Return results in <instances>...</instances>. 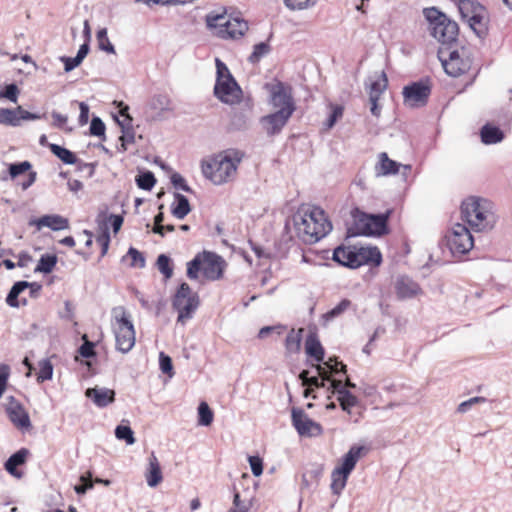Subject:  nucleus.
I'll return each mask as SVG.
<instances>
[{
  "instance_id": "nucleus-62",
  "label": "nucleus",
  "mask_w": 512,
  "mask_h": 512,
  "mask_svg": "<svg viewBox=\"0 0 512 512\" xmlns=\"http://www.w3.org/2000/svg\"><path fill=\"white\" fill-rule=\"evenodd\" d=\"M171 182L175 188L181 189L185 192H190V187L186 184L185 179L178 173H174L171 176Z\"/></svg>"
},
{
  "instance_id": "nucleus-13",
  "label": "nucleus",
  "mask_w": 512,
  "mask_h": 512,
  "mask_svg": "<svg viewBox=\"0 0 512 512\" xmlns=\"http://www.w3.org/2000/svg\"><path fill=\"white\" fill-rule=\"evenodd\" d=\"M447 246L454 255L468 253L474 246V239L470 230L461 223L452 226L446 235Z\"/></svg>"
},
{
  "instance_id": "nucleus-51",
  "label": "nucleus",
  "mask_w": 512,
  "mask_h": 512,
  "mask_svg": "<svg viewBox=\"0 0 512 512\" xmlns=\"http://www.w3.org/2000/svg\"><path fill=\"white\" fill-rule=\"evenodd\" d=\"M351 305V302L350 300L348 299H343L338 305H336L333 309H331L330 311H328L325 315H324V318L328 321V320H331L335 317H338L340 316L344 311H346Z\"/></svg>"
},
{
  "instance_id": "nucleus-4",
  "label": "nucleus",
  "mask_w": 512,
  "mask_h": 512,
  "mask_svg": "<svg viewBox=\"0 0 512 512\" xmlns=\"http://www.w3.org/2000/svg\"><path fill=\"white\" fill-rule=\"evenodd\" d=\"M206 25L212 34L221 39L236 40L244 36L248 31V23L240 17L222 13L211 12L206 16Z\"/></svg>"
},
{
  "instance_id": "nucleus-45",
  "label": "nucleus",
  "mask_w": 512,
  "mask_h": 512,
  "mask_svg": "<svg viewBox=\"0 0 512 512\" xmlns=\"http://www.w3.org/2000/svg\"><path fill=\"white\" fill-rule=\"evenodd\" d=\"M101 232L96 238V241L101 245V256H105L109 249L110 244V234H109V228L106 222L103 223V225H100Z\"/></svg>"
},
{
  "instance_id": "nucleus-25",
  "label": "nucleus",
  "mask_w": 512,
  "mask_h": 512,
  "mask_svg": "<svg viewBox=\"0 0 512 512\" xmlns=\"http://www.w3.org/2000/svg\"><path fill=\"white\" fill-rule=\"evenodd\" d=\"M85 395L90 398L98 407H105L114 401V390L104 387L88 388Z\"/></svg>"
},
{
  "instance_id": "nucleus-48",
  "label": "nucleus",
  "mask_w": 512,
  "mask_h": 512,
  "mask_svg": "<svg viewBox=\"0 0 512 512\" xmlns=\"http://www.w3.org/2000/svg\"><path fill=\"white\" fill-rule=\"evenodd\" d=\"M270 52V46L266 42L258 43L254 46L253 52L249 56L251 63H257L262 57Z\"/></svg>"
},
{
  "instance_id": "nucleus-44",
  "label": "nucleus",
  "mask_w": 512,
  "mask_h": 512,
  "mask_svg": "<svg viewBox=\"0 0 512 512\" xmlns=\"http://www.w3.org/2000/svg\"><path fill=\"white\" fill-rule=\"evenodd\" d=\"M202 256L201 253L197 254L193 260L187 263V276L189 279L194 280L199 276L202 271Z\"/></svg>"
},
{
  "instance_id": "nucleus-11",
  "label": "nucleus",
  "mask_w": 512,
  "mask_h": 512,
  "mask_svg": "<svg viewBox=\"0 0 512 512\" xmlns=\"http://www.w3.org/2000/svg\"><path fill=\"white\" fill-rule=\"evenodd\" d=\"M438 58L442 63L445 72L452 76L458 77L471 68L472 60L468 55L467 51L462 48L448 52L445 49H440L438 52Z\"/></svg>"
},
{
  "instance_id": "nucleus-41",
  "label": "nucleus",
  "mask_w": 512,
  "mask_h": 512,
  "mask_svg": "<svg viewBox=\"0 0 512 512\" xmlns=\"http://www.w3.org/2000/svg\"><path fill=\"white\" fill-rule=\"evenodd\" d=\"M214 414L206 402H201L198 406V424L209 426L213 421Z\"/></svg>"
},
{
  "instance_id": "nucleus-10",
  "label": "nucleus",
  "mask_w": 512,
  "mask_h": 512,
  "mask_svg": "<svg viewBox=\"0 0 512 512\" xmlns=\"http://www.w3.org/2000/svg\"><path fill=\"white\" fill-rule=\"evenodd\" d=\"M199 303V296L197 293L192 292L187 283H182L172 300V306L178 312L177 321L185 324L187 320L193 317Z\"/></svg>"
},
{
  "instance_id": "nucleus-55",
  "label": "nucleus",
  "mask_w": 512,
  "mask_h": 512,
  "mask_svg": "<svg viewBox=\"0 0 512 512\" xmlns=\"http://www.w3.org/2000/svg\"><path fill=\"white\" fill-rule=\"evenodd\" d=\"M9 376L10 367L7 364H0V398L6 390Z\"/></svg>"
},
{
  "instance_id": "nucleus-15",
  "label": "nucleus",
  "mask_w": 512,
  "mask_h": 512,
  "mask_svg": "<svg viewBox=\"0 0 512 512\" xmlns=\"http://www.w3.org/2000/svg\"><path fill=\"white\" fill-rule=\"evenodd\" d=\"M292 424L299 435L304 437H316L322 434L323 430L319 423L313 421L299 408L292 409Z\"/></svg>"
},
{
  "instance_id": "nucleus-35",
  "label": "nucleus",
  "mask_w": 512,
  "mask_h": 512,
  "mask_svg": "<svg viewBox=\"0 0 512 512\" xmlns=\"http://www.w3.org/2000/svg\"><path fill=\"white\" fill-rule=\"evenodd\" d=\"M503 139L502 131L494 126L486 124L481 129V140L485 144H496Z\"/></svg>"
},
{
  "instance_id": "nucleus-53",
  "label": "nucleus",
  "mask_w": 512,
  "mask_h": 512,
  "mask_svg": "<svg viewBox=\"0 0 512 512\" xmlns=\"http://www.w3.org/2000/svg\"><path fill=\"white\" fill-rule=\"evenodd\" d=\"M19 89L16 84H9L5 87L4 91H0V99L6 98L13 103H17Z\"/></svg>"
},
{
  "instance_id": "nucleus-38",
  "label": "nucleus",
  "mask_w": 512,
  "mask_h": 512,
  "mask_svg": "<svg viewBox=\"0 0 512 512\" xmlns=\"http://www.w3.org/2000/svg\"><path fill=\"white\" fill-rule=\"evenodd\" d=\"M49 148H50L51 152L65 164L72 165V164L76 163L77 158H76L75 154L73 152H71L70 150H68L64 147H61L57 144H49Z\"/></svg>"
},
{
  "instance_id": "nucleus-36",
  "label": "nucleus",
  "mask_w": 512,
  "mask_h": 512,
  "mask_svg": "<svg viewBox=\"0 0 512 512\" xmlns=\"http://www.w3.org/2000/svg\"><path fill=\"white\" fill-rule=\"evenodd\" d=\"M303 329L300 328L299 330L295 331L292 329L285 340V347L286 351L289 354L297 353L300 350L301 347V340H302V333Z\"/></svg>"
},
{
  "instance_id": "nucleus-60",
  "label": "nucleus",
  "mask_w": 512,
  "mask_h": 512,
  "mask_svg": "<svg viewBox=\"0 0 512 512\" xmlns=\"http://www.w3.org/2000/svg\"><path fill=\"white\" fill-rule=\"evenodd\" d=\"M84 343L79 348V353L84 358H90L95 355L94 344L87 340V336L83 335Z\"/></svg>"
},
{
  "instance_id": "nucleus-17",
  "label": "nucleus",
  "mask_w": 512,
  "mask_h": 512,
  "mask_svg": "<svg viewBox=\"0 0 512 512\" xmlns=\"http://www.w3.org/2000/svg\"><path fill=\"white\" fill-rule=\"evenodd\" d=\"M202 256V274L210 281L218 280L222 277L225 268V261L219 255L204 251Z\"/></svg>"
},
{
  "instance_id": "nucleus-46",
  "label": "nucleus",
  "mask_w": 512,
  "mask_h": 512,
  "mask_svg": "<svg viewBox=\"0 0 512 512\" xmlns=\"http://www.w3.org/2000/svg\"><path fill=\"white\" fill-rule=\"evenodd\" d=\"M115 436L119 440H124L128 445H133L136 441L132 429L125 425H118L116 427Z\"/></svg>"
},
{
  "instance_id": "nucleus-58",
  "label": "nucleus",
  "mask_w": 512,
  "mask_h": 512,
  "mask_svg": "<svg viewBox=\"0 0 512 512\" xmlns=\"http://www.w3.org/2000/svg\"><path fill=\"white\" fill-rule=\"evenodd\" d=\"M342 115L343 108L341 106H334L332 112L324 124L326 129H331L335 125L336 121L342 117Z\"/></svg>"
},
{
  "instance_id": "nucleus-49",
  "label": "nucleus",
  "mask_w": 512,
  "mask_h": 512,
  "mask_svg": "<svg viewBox=\"0 0 512 512\" xmlns=\"http://www.w3.org/2000/svg\"><path fill=\"white\" fill-rule=\"evenodd\" d=\"M158 270L165 276L166 279H169L173 275V269L170 266V258L165 254H161L157 258L156 262Z\"/></svg>"
},
{
  "instance_id": "nucleus-29",
  "label": "nucleus",
  "mask_w": 512,
  "mask_h": 512,
  "mask_svg": "<svg viewBox=\"0 0 512 512\" xmlns=\"http://www.w3.org/2000/svg\"><path fill=\"white\" fill-rule=\"evenodd\" d=\"M29 450L21 448L16 453L12 454L5 462V469L15 477H21V474L17 471V467L23 465L26 462Z\"/></svg>"
},
{
  "instance_id": "nucleus-33",
  "label": "nucleus",
  "mask_w": 512,
  "mask_h": 512,
  "mask_svg": "<svg viewBox=\"0 0 512 512\" xmlns=\"http://www.w3.org/2000/svg\"><path fill=\"white\" fill-rule=\"evenodd\" d=\"M388 79L385 72H381L377 79L371 81L370 91H369V100H379L381 94L387 88Z\"/></svg>"
},
{
  "instance_id": "nucleus-40",
  "label": "nucleus",
  "mask_w": 512,
  "mask_h": 512,
  "mask_svg": "<svg viewBox=\"0 0 512 512\" xmlns=\"http://www.w3.org/2000/svg\"><path fill=\"white\" fill-rule=\"evenodd\" d=\"M56 263V255H43L35 268V272L50 273L54 269Z\"/></svg>"
},
{
  "instance_id": "nucleus-64",
  "label": "nucleus",
  "mask_w": 512,
  "mask_h": 512,
  "mask_svg": "<svg viewBox=\"0 0 512 512\" xmlns=\"http://www.w3.org/2000/svg\"><path fill=\"white\" fill-rule=\"evenodd\" d=\"M60 316H61V318L69 320V321L73 320L74 307H73V304L69 300H66L64 302V310L60 313Z\"/></svg>"
},
{
  "instance_id": "nucleus-63",
  "label": "nucleus",
  "mask_w": 512,
  "mask_h": 512,
  "mask_svg": "<svg viewBox=\"0 0 512 512\" xmlns=\"http://www.w3.org/2000/svg\"><path fill=\"white\" fill-rule=\"evenodd\" d=\"M51 117L53 119L52 125L57 128H64L67 124L68 117L66 115L60 114L56 111L51 113Z\"/></svg>"
},
{
  "instance_id": "nucleus-50",
  "label": "nucleus",
  "mask_w": 512,
  "mask_h": 512,
  "mask_svg": "<svg viewBox=\"0 0 512 512\" xmlns=\"http://www.w3.org/2000/svg\"><path fill=\"white\" fill-rule=\"evenodd\" d=\"M126 257L131 259V267L143 268L145 266V258L143 254L133 247L129 248L127 255L123 257V260H125Z\"/></svg>"
},
{
  "instance_id": "nucleus-9",
  "label": "nucleus",
  "mask_w": 512,
  "mask_h": 512,
  "mask_svg": "<svg viewBox=\"0 0 512 512\" xmlns=\"http://www.w3.org/2000/svg\"><path fill=\"white\" fill-rule=\"evenodd\" d=\"M387 217L385 215H368L356 210L353 213V226L349 228L352 236L382 235L386 230Z\"/></svg>"
},
{
  "instance_id": "nucleus-19",
  "label": "nucleus",
  "mask_w": 512,
  "mask_h": 512,
  "mask_svg": "<svg viewBox=\"0 0 512 512\" xmlns=\"http://www.w3.org/2000/svg\"><path fill=\"white\" fill-rule=\"evenodd\" d=\"M40 118L39 114L28 112L21 106L15 109H0V124L2 125L17 127L21 125L22 120H38Z\"/></svg>"
},
{
  "instance_id": "nucleus-37",
  "label": "nucleus",
  "mask_w": 512,
  "mask_h": 512,
  "mask_svg": "<svg viewBox=\"0 0 512 512\" xmlns=\"http://www.w3.org/2000/svg\"><path fill=\"white\" fill-rule=\"evenodd\" d=\"M349 475L335 468L331 473V490L335 495H339L345 488Z\"/></svg>"
},
{
  "instance_id": "nucleus-32",
  "label": "nucleus",
  "mask_w": 512,
  "mask_h": 512,
  "mask_svg": "<svg viewBox=\"0 0 512 512\" xmlns=\"http://www.w3.org/2000/svg\"><path fill=\"white\" fill-rule=\"evenodd\" d=\"M399 163L388 158L386 153L379 155V163L376 165L377 175H389L398 172Z\"/></svg>"
},
{
  "instance_id": "nucleus-24",
  "label": "nucleus",
  "mask_w": 512,
  "mask_h": 512,
  "mask_svg": "<svg viewBox=\"0 0 512 512\" xmlns=\"http://www.w3.org/2000/svg\"><path fill=\"white\" fill-rule=\"evenodd\" d=\"M356 246L337 247L333 253V260L349 268L359 267L357 262Z\"/></svg>"
},
{
  "instance_id": "nucleus-8",
  "label": "nucleus",
  "mask_w": 512,
  "mask_h": 512,
  "mask_svg": "<svg viewBox=\"0 0 512 512\" xmlns=\"http://www.w3.org/2000/svg\"><path fill=\"white\" fill-rule=\"evenodd\" d=\"M113 331L116 341V349L122 353H128L135 345V329L129 313L124 307L113 309Z\"/></svg>"
},
{
  "instance_id": "nucleus-56",
  "label": "nucleus",
  "mask_w": 512,
  "mask_h": 512,
  "mask_svg": "<svg viewBox=\"0 0 512 512\" xmlns=\"http://www.w3.org/2000/svg\"><path fill=\"white\" fill-rule=\"evenodd\" d=\"M286 327L283 325L265 326L259 330L258 337L260 339L267 338L270 334L276 333L278 335L285 331Z\"/></svg>"
},
{
  "instance_id": "nucleus-28",
  "label": "nucleus",
  "mask_w": 512,
  "mask_h": 512,
  "mask_svg": "<svg viewBox=\"0 0 512 512\" xmlns=\"http://www.w3.org/2000/svg\"><path fill=\"white\" fill-rule=\"evenodd\" d=\"M145 477L149 487H156L163 480L161 467L154 453H151L148 459V468Z\"/></svg>"
},
{
  "instance_id": "nucleus-52",
  "label": "nucleus",
  "mask_w": 512,
  "mask_h": 512,
  "mask_svg": "<svg viewBox=\"0 0 512 512\" xmlns=\"http://www.w3.org/2000/svg\"><path fill=\"white\" fill-rule=\"evenodd\" d=\"M159 364L160 369L164 374H167L169 377L174 375L172 359L164 352H160L159 354Z\"/></svg>"
},
{
  "instance_id": "nucleus-59",
  "label": "nucleus",
  "mask_w": 512,
  "mask_h": 512,
  "mask_svg": "<svg viewBox=\"0 0 512 512\" xmlns=\"http://www.w3.org/2000/svg\"><path fill=\"white\" fill-rule=\"evenodd\" d=\"M285 5L292 10H303L313 5L315 1L311 0H284Z\"/></svg>"
},
{
  "instance_id": "nucleus-30",
  "label": "nucleus",
  "mask_w": 512,
  "mask_h": 512,
  "mask_svg": "<svg viewBox=\"0 0 512 512\" xmlns=\"http://www.w3.org/2000/svg\"><path fill=\"white\" fill-rule=\"evenodd\" d=\"M28 287H36V290H40L41 289V285L36 283V282H33V283H30V282H27V281H19V282H16L10 292L8 293L7 295V298H6V302L9 306L11 307H18L19 306V303H18V296L21 292H23L26 288Z\"/></svg>"
},
{
  "instance_id": "nucleus-31",
  "label": "nucleus",
  "mask_w": 512,
  "mask_h": 512,
  "mask_svg": "<svg viewBox=\"0 0 512 512\" xmlns=\"http://www.w3.org/2000/svg\"><path fill=\"white\" fill-rule=\"evenodd\" d=\"M305 351L308 356L313 357L317 362L323 361L324 349L315 334H310L307 337Z\"/></svg>"
},
{
  "instance_id": "nucleus-39",
  "label": "nucleus",
  "mask_w": 512,
  "mask_h": 512,
  "mask_svg": "<svg viewBox=\"0 0 512 512\" xmlns=\"http://www.w3.org/2000/svg\"><path fill=\"white\" fill-rule=\"evenodd\" d=\"M37 381L42 383L50 380L53 376V365L49 359H42L38 362Z\"/></svg>"
},
{
  "instance_id": "nucleus-47",
  "label": "nucleus",
  "mask_w": 512,
  "mask_h": 512,
  "mask_svg": "<svg viewBox=\"0 0 512 512\" xmlns=\"http://www.w3.org/2000/svg\"><path fill=\"white\" fill-rule=\"evenodd\" d=\"M136 183L139 188L149 191L154 187L156 179L152 172L147 171L136 177Z\"/></svg>"
},
{
  "instance_id": "nucleus-27",
  "label": "nucleus",
  "mask_w": 512,
  "mask_h": 512,
  "mask_svg": "<svg viewBox=\"0 0 512 512\" xmlns=\"http://www.w3.org/2000/svg\"><path fill=\"white\" fill-rule=\"evenodd\" d=\"M396 293L402 299L412 298L420 292L419 285L408 277H400L396 281Z\"/></svg>"
},
{
  "instance_id": "nucleus-22",
  "label": "nucleus",
  "mask_w": 512,
  "mask_h": 512,
  "mask_svg": "<svg viewBox=\"0 0 512 512\" xmlns=\"http://www.w3.org/2000/svg\"><path fill=\"white\" fill-rule=\"evenodd\" d=\"M365 453L366 448L364 446H352L343 456L340 466L336 468L343 473L350 475L357 462L365 455Z\"/></svg>"
},
{
  "instance_id": "nucleus-21",
  "label": "nucleus",
  "mask_w": 512,
  "mask_h": 512,
  "mask_svg": "<svg viewBox=\"0 0 512 512\" xmlns=\"http://www.w3.org/2000/svg\"><path fill=\"white\" fill-rule=\"evenodd\" d=\"M330 387L332 388L333 393L338 394L337 400L339 401L342 410L350 414L351 408L358 404L357 397L349 392L348 389H345L341 380L333 379Z\"/></svg>"
},
{
  "instance_id": "nucleus-14",
  "label": "nucleus",
  "mask_w": 512,
  "mask_h": 512,
  "mask_svg": "<svg viewBox=\"0 0 512 512\" xmlns=\"http://www.w3.org/2000/svg\"><path fill=\"white\" fill-rule=\"evenodd\" d=\"M431 87L427 82H413L403 88L404 104L410 108H418L426 105Z\"/></svg>"
},
{
  "instance_id": "nucleus-26",
  "label": "nucleus",
  "mask_w": 512,
  "mask_h": 512,
  "mask_svg": "<svg viewBox=\"0 0 512 512\" xmlns=\"http://www.w3.org/2000/svg\"><path fill=\"white\" fill-rule=\"evenodd\" d=\"M357 262L359 267L365 264L380 265L382 256L377 247H356Z\"/></svg>"
},
{
  "instance_id": "nucleus-34",
  "label": "nucleus",
  "mask_w": 512,
  "mask_h": 512,
  "mask_svg": "<svg viewBox=\"0 0 512 512\" xmlns=\"http://www.w3.org/2000/svg\"><path fill=\"white\" fill-rule=\"evenodd\" d=\"M175 199L177 203L172 206L171 212L177 219H183L191 211L190 203L188 199L180 193L175 194Z\"/></svg>"
},
{
  "instance_id": "nucleus-42",
  "label": "nucleus",
  "mask_w": 512,
  "mask_h": 512,
  "mask_svg": "<svg viewBox=\"0 0 512 512\" xmlns=\"http://www.w3.org/2000/svg\"><path fill=\"white\" fill-rule=\"evenodd\" d=\"M96 36H97L98 46H99L100 50L105 51V52L110 53V54H115L116 53L113 44L110 42V40L108 38L107 29L106 28H101L97 32Z\"/></svg>"
},
{
  "instance_id": "nucleus-18",
  "label": "nucleus",
  "mask_w": 512,
  "mask_h": 512,
  "mask_svg": "<svg viewBox=\"0 0 512 512\" xmlns=\"http://www.w3.org/2000/svg\"><path fill=\"white\" fill-rule=\"evenodd\" d=\"M6 412L10 421L19 429H29L31 427V421L28 413L13 396L6 398L5 402Z\"/></svg>"
},
{
  "instance_id": "nucleus-3",
  "label": "nucleus",
  "mask_w": 512,
  "mask_h": 512,
  "mask_svg": "<svg viewBox=\"0 0 512 512\" xmlns=\"http://www.w3.org/2000/svg\"><path fill=\"white\" fill-rule=\"evenodd\" d=\"M242 157L240 151H225L203 162L202 172L215 185L227 183L235 178Z\"/></svg>"
},
{
  "instance_id": "nucleus-54",
  "label": "nucleus",
  "mask_w": 512,
  "mask_h": 512,
  "mask_svg": "<svg viewBox=\"0 0 512 512\" xmlns=\"http://www.w3.org/2000/svg\"><path fill=\"white\" fill-rule=\"evenodd\" d=\"M31 169V164L28 161H23L16 164H11L9 167V173L12 178L19 176Z\"/></svg>"
},
{
  "instance_id": "nucleus-20",
  "label": "nucleus",
  "mask_w": 512,
  "mask_h": 512,
  "mask_svg": "<svg viewBox=\"0 0 512 512\" xmlns=\"http://www.w3.org/2000/svg\"><path fill=\"white\" fill-rule=\"evenodd\" d=\"M292 115L289 111H274L273 113L263 116L260 123L268 135L278 134L286 125Z\"/></svg>"
},
{
  "instance_id": "nucleus-23",
  "label": "nucleus",
  "mask_w": 512,
  "mask_h": 512,
  "mask_svg": "<svg viewBox=\"0 0 512 512\" xmlns=\"http://www.w3.org/2000/svg\"><path fill=\"white\" fill-rule=\"evenodd\" d=\"M29 225H35L38 230H41L43 227H48L54 231H59L67 229L69 222L60 215H45L39 219H32Z\"/></svg>"
},
{
  "instance_id": "nucleus-5",
  "label": "nucleus",
  "mask_w": 512,
  "mask_h": 512,
  "mask_svg": "<svg viewBox=\"0 0 512 512\" xmlns=\"http://www.w3.org/2000/svg\"><path fill=\"white\" fill-rule=\"evenodd\" d=\"M424 15L429 23L430 34L441 44L450 45L458 36V25L438 9H424Z\"/></svg>"
},
{
  "instance_id": "nucleus-7",
  "label": "nucleus",
  "mask_w": 512,
  "mask_h": 512,
  "mask_svg": "<svg viewBox=\"0 0 512 512\" xmlns=\"http://www.w3.org/2000/svg\"><path fill=\"white\" fill-rule=\"evenodd\" d=\"M217 69L215 96L223 103L233 105L241 99V88L236 83L227 66L218 58L215 60Z\"/></svg>"
},
{
  "instance_id": "nucleus-6",
  "label": "nucleus",
  "mask_w": 512,
  "mask_h": 512,
  "mask_svg": "<svg viewBox=\"0 0 512 512\" xmlns=\"http://www.w3.org/2000/svg\"><path fill=\"white\" fill-rule=\"evenodd\" d=\"M459 13L466 21L473 32L484 38L488 32V13L486 8L476 0H454Z\"/></svg>"
},
{
  "instance_id": "nucleus-1",
  "label": "nucleus",
  "mask_w": 512,
  "mask_h": 512,
  "mask_svg": "<svg viewBox=\"0 0 512 512\" xmlns=\"http://www.w3.org/2000/svg\"><path fill=\"white\" fill-rule=\"evenodd\" d=\"M298 236L305 242L314 243L326 236L332 229L324 210L312 205H303L293 216Z\"/></svg>"
},
{
  "instance_id": "nucleus-16",
  "label": "nucleus",
  "mask_w": 512,
  "mask_h": 512,
  "mask_svg": "<svg viewBox=\"0 0 512 512\" xmlns=\"http://www.w3.org/2000/svg\"><path fill=\"white\" fill-rule=\"evenodd\" d=\"M270 104L275 111H289L292 115L295 111V103L293 101L290 89L282 83H278L272 87Z\"/></svg>"
},
{
  "instance_id": "nucleus-12",
  "label": "nucleus",
  "mask_w": 512,
  "mask_h": 512,
  "mask_svg": "<svg viewBox=\"0 0 512 512\" xmlns=\"http://www.w3.org/2000/svg\"><path fill=\"white\" fill-rule=\"evenodd\" d=\"M318 376L308 377V371L303 370L299 377L302 380L303 386L306 387H324L325 381H332L330 374L346 373V365L342 362H338L333 358H329L328 361L324 362V366L317 364L315 366Z\"/></svg>"
},
{
  "instance_id": "nucleus-57",
  "label": "nucleus",
  "mask_w": 512,
  "mask_h": 512,
  "mask_svg": "<svg viewBox=\"0 0 512 512\" xmlns=\"http://www.w3.org/2000/svg\"><path fill=\"white\" fill-rule=\"evenodd\" d=\"M90 133L94 136L105 135V124L99 117H94L90 124Z\"/></svg>"
},
{
  "instance_id": "nucleus-61",
  "label": "nucleus",
  "mask_w": 512,
  "mask_h": 512,
  "mask_svg": "<svg viewBox=\"0 0 512 512\" xmlns=\"http://www.w3.org/2000/svg\"><path fill=\"white\" fill-rule=\"evenodd\" d=\"M248 460L253 475L260 476L263 472L262 460L257 456H250Z\"/></svg>"
},
{
  "instance_id": "nucleus-2",
  "label": "nucleus",
  "mask_w": 512,
  "mask_h": 512,
  "mask_svg": "<svg viewBox=\"0 0 512 512\" xmlns=\"http://www.w3.org/2000/svg\"><path fill=\"white\" fill-rule=\"evenodd\" d=\"M461 218L476 232L490 231L496 224L494 204L486 198L468 197L461 204Z\"/></svg>"
},
{
  "instance_id": "nucleus-43",
  "label": "nucleus",
  "mask_w": 512,
  "mask_h": 512,
  "mask_svg": "<svg viewBox=\"0 0 512 512\" xmlns=\"http://www.w3.org/2000/svg\"><path fill=\"white\" fill-rule=\"evenodd\" d=\"M151 107L159 112H166L171 110V100L167 95H155L150 103Z\"/></svg>"
}]
</instances>
